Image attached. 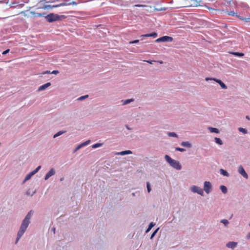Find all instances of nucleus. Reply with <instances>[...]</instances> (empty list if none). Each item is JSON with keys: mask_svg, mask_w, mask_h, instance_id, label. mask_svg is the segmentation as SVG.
Listing matches in <instances>:
<instances>
[{"mask_svg": "<svg viewBox=\"0 0 250 250\" xmlns=\"http://www.w3.org/2000/svg\"><path fill=\"white\" fill-rule=\"evenodd\" d=\"M32 211L30 210L28 213L26 215L25 218L22 220L21 224V225L20 229L18 232L17 239L15 242V243L17 244L21 236L23 235L24 232L27 229L30 223V219L32 215Z\"/></svg>", "mask_w": 250, "mask_h": 250, "instance_id": "nucleus-1", "label": "nucleus"}, {"mask_svg": "<svg viewBox=\"0 0 250 250\" xmlns=\"http://www.w3.org/2000/svg\"><path fill=\"white\" fill-rule=\"evenodd\" d=\"M165 159L166 161L169 164V165L173 168L176 169V170L181 169L182 166L179 161L172 159L168 155H166L165 156Z\"/></svg>", "mask_w": 250, "mask_h": 250, "instance_id": "nucleus-2", "label": "nucleus"}, {"mask_svg": "<svg viewBox=\"0 0 250 250\" xmlns=\"http://www.w3.org/2000/svg\"><path fill=\"white\" fill-rule=\"evenodd\" d=\"M66 17L64 15H59L55 13H50L45 16L46 20L49 22L62 21Z\"/></svg>", "mask_w": 250, "mask_h": 250, "instance_id": "nucleus-3", "label": "nucleus"}, {"mask_svg": "<svg viewBox=\"0 0 250 250\" xmlns=\"http://www.w3.org/2000/svg\"><path fill=\"white\" fill-rule=\"evenodd\" d=\"M66 5H70L69 2H63V3H60L58 4L55 5H47L45 4L44 5L42 8L44 9H51L53 8H56L62 6H66Z\"/></svg>", "mask_w": 250, "mask_h": 250, "instance_id": "nucleus-4", "label": "nucleus"}, {"mask_svg": "<svg viewBox=\"0 0 250 250\" xmlns=\"http://www.w3.org/2000/svg\"><path fill=\"white\" fill-rule=\"evenodd\" d=\"M205 80L206 81H208L209 80L214 81L216 82V83H217L220 85V86L222 88H223L224 89H227V85L223 82H222L220 80L217 79L216 78H206L205 79Z\"/></svg>", "mask_w": 250, "mask_h": 250, "instance_id": "nucleus-5", "label": "nucleus"}, {"mask_svg": "<svg viewBox=\"0 0 250 250\" xmlns=\"http://www.w3.org/2000/svg\"><path fill=\"white\" fill-rule=\"evenodd\" d=\"M190 190L193 193H197L201 196L204 195L203 189L198 186H191L190 188Z\"/></svg>", "mask_w": 250, "mask_h": 250, "instance_id": "nucleus-6", "label": "nucleus"}, {"mask_svg": "<svg viewBox=\"0 0 250 250\" xmlns=\"http://www.w3.org/2000/svg\"><path fill=\"white\" fill-rule=\"evenodd\" d=\"M238 172L245 179H248L249 178L248 174L246 172L245 170L244 169L242 165H239L237 169Z\"/></svg>", "mask_w": 250, "mask_h": 250, "instance_id": "nucleus-7", "label": "nucleus"}, {"mask_svg": "<svg viewBox=\"0 0 250 250\" xmlns=\"http://www.w3.org/2000/svg\"><path fill=\"white\" fill-rule=\"evenodd\" d=\"M212 189L211 183L208 181H205L204 183V190L206 193L209 194Z\"/></svg>", "mask_w": 250, "mask_h": 250, "instance_id": "nucleus-8", "label": "nucleus"}, {"mask_svg": "<svg viewBox=\"0 0 250 250\" xmlns=\"http://www.w3.org/2000/svg\"><path fill=\"white\" fill-rule=\"evenodd\" d=\"M90 142V140H88L87 141H86L85 142L83 143H81V144H80L79 145H78L74 149V152H76L77 151H78L79 149H80V148L86 146H87L89 144Z\"/></svg>", "mask_w": 250, "mask_h": 250, "instance_id": "nucleus-9", "label": "nucleus"}, {"mask_svg": "<svg viewBox=\"0 0 250 250\" xmlns=\"http://www.w3.org/2000/svg\"><path fill=\"white\" fill-rule=\"evenodd\" d=\"M56 171L53 168H51L49 171L46 174L44 177V180H48L50 177L55 174Z\"/></svg>", "mask_w": 250, "mask_h": 250, "instance_id": "nucleus-10", "label": "nucleus"}, {"mask_svg": "<svg viewBox=\"0 0 250 250\" xmlns=\"http://www.w3.org/2000/svg\"><path fill=\"white\" fill-rule=\"evenodd\" d=\"M141 37H153V38H155L157 37V33L156 32H152L150 34H146L142 35L141 36Z\"/></svg>", "mask_w": 250, "mask_h": 250, "instance_id": "nucleus-11", "label": "nucleus"}, {"mask_svg": "<svg viewBox=\"0 0 250 250\" xmlns=\"http://www.w3.org/2000/svg\"><path fill=\"white\" fill-rule=\"evenodd\" d=\"M51 85V83L48 82V83H47L41 86H40L39 88H38V91H42V90H45L46 88H47L48 87H49V86Z\"/></svg>", "mask_w": 250, "mask_h": 250, "instance_id": "nucleus-12", "label": "nucleus"}, {"mask_svg": "<svg viewBox=\"0 0 250 250\" xmlns=\"http://www.w3.org/2000/svg\"><path fill=\"white\" fill-rule=\"evenodd\" d=\"M162 42H171L173 41V38L171 37L165 36L162 37Z\"/></svg>", "mask_w": 250, "mask_h": 250, "instance_id": "nucleus-13", "label": "nucleus"}, {"mask_svg": "<svg viewBox=\"0 0 250 250\" xmlns=\"http://www.w3.org/2000/svg\"><path fill=\"white\" fill-rule=\"evenodd\" d=\"M132 153V152L131 150H125V151L119 152L117 153L116 154L118 155L123 156V155H125L131 154Z\"/></svg>", "mask_w": 250, "mask_h": 250, "instance_id": "nucleus-14", "label": "nucleus"}, {"mask_svg": "<svg viewBox=\"0 0 250 250\" xmlns=\"http://www.w3.org/2000/svg\"><path fill=\"white\" fill-rule=\"evenodd\" d=\"M237 246V243L235 242H229L226 244L227 247L234 249Z\"/></svg>", "mask_w": 250, "mask_h": 250, "instance_id": "nucleus-15", "label": "nucleus"}, {"mask_svg": "<svg viewBox=\"0 0 250 250\" xmlns=\"http://www.w3.org/2000/svg\"><path fill=\"white\" fill-rule=\"evenodd\" d=\"M134 101V99H132V98L129 99H126L125 100H122V105H124L130 103L131 102H133Z\"/></svg>", "mask_w": 250, "mask_h": 250, "instance_id": "nucleus-16", "label": "nucleus"}, {"mask_svg": "<svg viewBox=\"0 0 250 250\" xmlns=\"http://www.w3.org/2000/svg\"><path fill=\"white\" fill-rule=\"evenodd\" d=\"M208 129L211 133H218L219 132V129L217 128H214V127H208Z\"/></svg>", "mask_w": 250, "mask_h": 250, "instance_id": "nucleus-17", "label": "nucleus"}, {"mask_svg": "<svg viewBox=\"0 0 250 250\" xmlns=\"http://www.w3.org/2000/svg\"><path fill=\"white\" fill-rule=\"evenodd\" d=\"M220 172L221 174L223 175L224 176H226V177L229 176V173L226 170H225L222 168H221L220 169Z\"/></svg>", "mask_w": 250, "mask_h": 250, "instance_id": "nucleus-18", "label": "nucleus"}, {"mask_svg": "<svg viewBox=\"0 0 250 250\" xmlns=\"http://www.w3.org/2000/svg\"><path fill=\"white\" fill-rule=\"evenodd\" d=\"M228 14L229 16H236V17H238L240 19L244 20L243 18H242L240 16L238 15L236 13L234 12V11H230L228 13Z\"/></svg>", "mask_w": 250, "mask_h": 250, "instance_id": "nucleus-19", "label": "nucleus"}, {"mask_svg": "<svg viewBox=\"0 0 250 250\" xmlns=\"http://www.w3.org/2000/svg\"><path fill=\"white\" fill-rule=\"evenodd\" d=\"M181 146L184 147H190L191 146V144L188 142H182Z\"/></svg>", "mask_w": 250, "mask_h": 250, "instance_id": "nucleus-20", "label": "nucleus"}, {"mask_svg": "<svg viewBox=\"0 0 250 250\" xmlns=\"http://www.w3.org/2000/svg\"><path fill=\"white\" fill-rule=\"evenodd\" d=\"M33 176V174H32L31 172H30L29 173H28L25 177V178L23 181V183H24L26 181L29 180Z\"/></svg>", "mask_w": 250, "mask_h": 250, "instance_id": "nucleus-21", "label": "nucleus"}, {"mask_svg": "<svg viewBox=\"0 0 250 250\" xmlns=\"http://www.w3.org/2000/svg\"><path fill=\"white\" fill-rule=\"evenodd\" d=\"M220 189H221V190L222 192V193H223L224 194L227 193V192L228 191L227 188L225 186H223V185L221 186L220 187Z\"/></svg>", "mask_w": 250, "mask_h": 250, "instance_id": "nucleus-22", "label": "nucleus"}, {"mask_svg": "<svg viewBox=\"0 0 250 250\" xmlns=\"http://www.w3.org/2000/svg\"><path fill=\"white\" fill-rule=\"evenodd\" d=\"M154 225H155V224H154L153 222H151L149 224L148 227L146 231V233L148 232L152 229V228L154 226Z\"/></svg>", "mask_w": 250, "mask_h": 250, "instance_id": "nucleus-23", "label": "nucleus"}, {"mask_svg": "<svg viewBox=\"0 0 250 250\" xmlns=\"http://www.w3.org/2000/svg\"><path fill=\"white\" fill-rule=\"evenodd\" d=\"M232 55H234L235 56L241 57L244 55V54L243 53L241 52H233L231 53Z\"/></svg>", "mask_w": 250, "mask_h": 250, "instance_id": "nucleus-24", "label": "nucleus"}, {"mask_svg": "<svg viewBox=\"0 0 250 250\" xmlns=\"http://www.w3.org/2000/svg\"><path fill=\"white\" fill-rule=\"evenodd\" d=\"M214 141L218 145H222L223 144L222 141L219 138H214Z\"/></svg>", "mask_w": 250, "mask_h": 250, "instance_id": "nucleus-25", "label": "nucleus"}, {"mask_svg": "<svg viewBox=\"0 0 250 250\" xmlns=\"http://www.w3.org/2000/svg\"><path fill=\"white\" fill-rule=\"evenodd\" d=\"M65 131H60L58 132L57 133H56L54 135L53 138H56V137L62 135V134L65 133Z\"/></svg>", "mask_w": 250, "mask_h": 250, "instance_id": "nucleus-26", "label": "nucleus"}, {"mask_svg": "<svg viewBox=\"0 0 250 250\" xmlns=\"http://www.w3.org/2000/svg\"><path fill=\"white\" fill-rule=\"evenodd\" d=\"M59 0H41L40 2L44 1L45 3H53Z\"/></svg>", "mask_w": 250, "mask_h": 250, "instance_id": "nucleus-27", "label": "nucleus"}, {"mask_svg": "<svg viewBox=\"0 0 250 250\" xmlns=\"http://www.w3.org/2000/svg\"><path fill=\"white\" fill-rule=\"evenodd\" d=\"M35 17H43L45 18V13H35Z\"/></svg>", "mask_w": 250, "mask_h": 250, "instance_id": "nucleus-28", "label": "nucleus"}, {"mask_svg": "<svg viewBox=\"0 0 250 250\" xmlns=\"http://www.w3.org/2000/svg\"><path fill=\"white\" fill-rule=\"evenodd\" d=\"M103 143H96L92 146V148H96L99 147H101L103 146Z\"/></svg>", "mask_w": 250, "mask_h": 250, "instance_id": "nucleus-29", "label": "nucleus"}, {"mask_svg": "<svg viewBox=\"0 0 250 250\" xmlns=\"http://www.w3.org/2000/svg\"><path fill=\"white\" fill-rule=\"evenodd\" d=\"M238 129L240 132H242L244 134H247L248 133V131L246 128L239 127Z\"/></svg>", "mask_w": 250, "mask_h": 250, "instance_id": "nucleus-30", "label": "nucleus"}, {"mask_svg": "<svg viewBox=\"0 0 250 250\" xmlns=\"http://www.w3.org/2000/svg\"><path fill=\"white\" fill-rule=\"evenodd\" d=\"M167 135L169 137H178L177 134L176 133H175V132H168Z\"/></svg>", "mask_w": 250, "mask_h": 250, "instance_id": "nucleus-31", "label": "nucleus"}, {"mask_svg": "<svg viewBox=\"0 0 250 250\" xmlns=\"http://www.w3.org/2000/svg\"><path fill=\"white\" fill-rule=\"evenodd\" d=\"M41 166H38L33 171H32L31 172L32 174H33V175H35L36 173H37L39 171V170L41 169Z\"/></svg>", "mask_w": 250, "mask_h": 250, "instance_id": "nucleus-32", "label": "nucleus"}, {"mask_svg": "<svg viewBox=\"0 0 250 250\" xmlns=\"http://www.w3.org/2000/svg\"><path fill=\"white\" fill-rule=\"evenodd\" d=\"M159 228H158L157 229H156L153 232V233L151 234V236H150V239H152L153 238V237L155 236V235L156 234V233H157L158 231L159 230Z\"/></svg>", "mask_w": 250, "mask_h": 250, "instance_id": "nucleus-33", "label": "nucleus"}, {"mask_svg": "<svg viewBox=\"0 0 250 250\" xmlns=\"http://www.w3.org/2000/svg\"><path fill=\"white\" fill-rule=\"evenodd\" d=\"M88 97V95H84V96H81L79 98H78L77 99V100L78 101H83V100L85 99L86 98H87Z\"/></svg>", "mask_w": 250, "mask_h": 250, "instance_id": "nucleus-34", "label": "nucleus"}, {"mask_svg": "<svg viewBox=\"0 0 250 250\" xmlns=\"http://www.w3.org/2000/svg\"><path fill=\"white\" fill-rule=\"evenodd\" d=\"M220 222L225 226H227L229 223L228 220L227 219H222L221 220Z\"/></svg>", "mask_w": 250, "mask_h": 250, "instance_id": "nucleus-35", "label": "nucleus"}, {"mask_svg": "<svg viewBox=\"0 0 250 250\" xmlns=\"http://www.w3.org/2000/svg\"><path fill=\"white\" fill-rule=\"evenodd\" d=\"M146 187H147V190L148 192H150L151 190V188L150 187V185L149 182H147Z\"/></svg>", "mask_w": 250, "mask_h": 250, "instance_id": "nucleus-36", "label": "nucleus"}, {"mask_svg": "<svg viewBox=\"0 0 250 250\" xmlns=\"http://www.w3.org/2000/svg\"><path fill=\"white\" fill-rule=\"evenodd\" d=\"M175 150L176 151H180V152H184L186 151V149H184V148H180V147H175Z\"/></svg>", "mask_w": 250, "mask_h": 250, "instance_id": "nucleus-37", "label": "nucleus"}, {"mask_svg": "<svg viewBox=\"0 0 250 250\" xmlns=\"http://www.w3.org/2000/svg\"><path fill=\"white\" fill-rule=\"evenodd\" d=\"M139 42V40H136L132 41H131L129 42L130 44H133V43H138Z\"/></svg>", "mask_w": 250, "mask_h": 250, "instance_id": "nucleus-38", "label": "nucleus"}, {"mask_svg": "<svg viewBox=\"0 0 250 250\" xmlns=\"http://www.w3.org/2000/svg\"><path fill=\"white\" fill-rule=\"evenodd\" d=\"M10 51V49H6V50L4 51L2 54L4 55H6L8 53H9V52Z\"/></svg>", "mask_w": 250, "mask_h": 250, "instance_id": "nucleus-39", "label": "nucleus"}, {"mask_svg": "<svg viewBox=\"0 0 250 250\" xmlns=\"http://www.w3.org/2000/svg\"><path fill=\"white\" fill-rule=\"evenodd\" d=\"M59 73V71L58 70H53V71L51 72V74H58Z\"/></svg>", "mask_w": 250, "mask_h": 250, "instance_id": "nucleus-40", "label": "nucleus"}, {"mask_svg": "<svg viewBox=\"0 0 250 250\" xmlns=\"http://www.w3.org/2000/svg\"><path fill=\"white\" fill-rule=\"evenodd\" d=\"M69 4H70V5H75L76 6L77 5V3L76 2V1H72L71 2H69Z\"/></svg>", "mask_w": 250, "mask_h": 250, "instance_id": "nucleus-41", "label": "nucleus"}, {"mask_svg": "<svg viewBox=\"0 0 250 250\" xmlns=\"http://www.w3.org/2000/svg\"><path fill=\"white\" fill-rule=\"evenodd\" d=\"M162 37L157 39V40H155V42H162Z\"/></svg>", "mask_w": 250, "mask_h": 250, "instance_id": "nucleus-42", "label": "nucleus"}, {"mask_svg": "<svg viewBox=\"0 0 250 250\" xmlns=\"http://www.w3.org/2000/svg\"><path fill=\"white\" fill-rule=\"evenodd\" d=\"M42 74L43 75L51 74V72L50 71H46L42 72Z\"/></svg>", "mask_w": 250, "mask_h": 250, "instance_id": "nucleus-43", "label": "nucleus"}, {"mask_svg": "<svg viewBox=\"0 0 250 250\" xmlns=\"http://www.w3.org/2000/svg\"><path fill=\"white\" fill-rule=\"evenodd\" d=\"M146 62L150 64H153L154 62H155V61H146Z\"/></svg>", "mask_w": 250, "mask_h": 250, "instance_id": "nucleus-44", "label": "nucleus"}, {"mask_svg": "<svg viewBox=\"0 0 250 250\" xmlns=\"http://www.w3.org/2000/svg\"><path fill=\"white\" fill-rule=\"evenodd\" d=\"M125 127H126V129H127L128 130H131L132 128H130L128 125H125Z\"/></svg>", "mask_w": 250, "mask_h": 250, "instance_id": "nucleus-45", "label": "nucleus"}, {"mask_svg": "<svg viewBox=\"0 0 250 250\" xmlns=\"http://www.w3.org/2000/svg\"><path fill=\"white\" fill-rule=\"evenodd\" d=\"M246 237L248 239L250 238V232L247 234Z\"/></svg>", "mask_w": 250, "mask_h": 250, "instance_id": "nucleus-46", "label": "nucleus"}, {"mask_svg": "<svg viewBox=\"0 0 250 250\" xmlns=\"http://www.w3.org/2000/svg\"><path fill=\"white\" fill-rule=\"evenodd\" d=\"M243 20H245L247 22H250V18H247V19H243Z\"/></svg>", "mask_w": 250, "mask_h": 250, "instance_id": "nucleus-47", "label": "nucleus"}, {"mask_svg": "<svg viewBox=\"0 0 250 250\" xmlns=\"http://www.w3.org/2000/svg\"><path fill=\"white\" fill-rule=\"evenodd\" d=\"M135 6L136 7H142V6H143V5L137 4V5H136Z\"/></svg>", "mask_w": 250, "mask_h": 250, "instance_id": "nucleus-48", "label": "nucleus"}, {"mask_svg": "<svg viewBox=\"0 0 250 250\" xmlns=\"http://www.w3.org/2000/svg\"><path fill=\"white\" fill-rule=\"evenodd\" d=\"M246 118L248 120H250V118L249 116H246Z\"/></svg>", "mask_w": 250, "mask_h": 250, "instance_id": "nucleus-49", "label": "nucleus"}, {"mask_svg": "<svg viewBox=\"0 0 250 250\" xmlns=\"http://www.w3.org/2000/svg\"><path fill=\"white\" fill-rule=\"evenodd\" d=\"M248 5L246 4H243L244 7H247Z\"/></svg>", "mask_w": 250, "mask_h": 250, "instance_id": "nucleus-50", "label": "nucleus"}, {"mask_svg": "<svg viewBox=\"0 0 250 250\" xmlns=\"http://www.w3.org/2000/svg\"><path fill=\"white\" fill-rule=\"evenodd\" d=\"M55 229L54 228L52 229V230H53L55 232Z\"/></svg>", "mask_w": 250, "mask_h": 250, "instance_id": "nucleus-51", "label": "nucleus"}, {"mask_svg": "<svg viewBox=\"0 0 250 250\" xmlns=\"http://www.w3.org/2000/svg\"><path fill=\"white\" fill-rule=\"evenodd\" d=\"M160 64H162L163 63V61H161L159 62Z\"/></svg>", "mask_w": 250, "mask_h": 250, "instance_id": "nucleus-52", "label": "nucleus"}, {"mask_svg": "<svg viewBox=\"0 0 250 250\" xmlns=\"http://www.w3.org/2000/svg\"><path fill=\"white\" fill-rule=\"evenodd\" d=\"M36 191H35L32 194H31V196H32L35 193Z\"/></svg>", "mask_w": 250, "mask_h": 250, "instance_id": "nucleus-53", "label": "nucleus"}, {"mask_svg": "<svg viewBox=\"0 0 250 250\" xmlns=\"http://www.w3.org/2000/svg\"><path fill=\"white\" fill-rule=\"evenodd\" d=\"M26 194L27 195H30V193L28 191H27Z\"/></svg>", "mask_w": 250, "mask_h": 250, "instance_id": "nucleus-54", "label": "nucleus"}, {"mask_svg": "<svg viewBox=\"0 0 250 250\" xmlns=\"http://www.w3.org/2000/svg\"><path fill=\"white\" fill-rule=\"evenodd\" d=\"M132 196H135V193H132Z\"/></svg>", "mask_w": 250, "mask_h": 250, "instance_id": "nucleus-55", "label": "nucleus"}, {"mask_svg": "<svg viewBox=\"0 0 250 250\" xmlns=\"http://www.w3.org/2000/svg\"><path fill=\"white\" fill-rule=\"evenodd\" d=\"M249 226H250V223Z\"/></svg>", "mask_w": 250, "mask_h": 250, "instance_id": "nucleus-56", "label": "nucleus"}]
</instances>
